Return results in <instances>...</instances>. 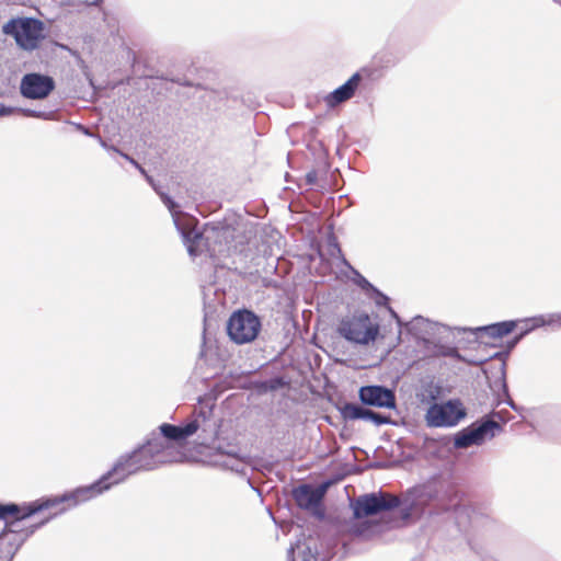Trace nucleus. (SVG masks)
Returning a JSON list of instances; mask_svg holds the SVG:
<instances>
[{
  "label": "nucleus",
  "instance_id": "6e6552de",
  "mask_svg": "<svg viewBox=\"0 0 561 561\" xmlns=\"http://www.w3.org/2000/svg\"><path fill=\"white\" fill-rule=\"evenodd\" d=\"M64 503L65 501L62 496H56L53 499H41L24 506H19L16 504H0V519H8L9 517L27 518L38 512L58 507Z\"/></svg>",
  "mask_w": 561,
  "mask_h": 561
},
{
  "label": "nucleus",
  "instance_id": "f03ea898",
  "mask_svg": "<svg viewBox=\"0 0 561 561\" xmlns=\"http://www.w3.org/2000/svg\"><path fill=\"white\" fill-rule=\"evenodd\" d=\"M379 324L376 319L365 312H356L343 318L339 325V333L347 341L357 344L374 342L379 335Z\"/></svg>",
  "mask_w": 561,
  "mask_h": 561
},
{
  "label": "nucleus",
  "instance_id": "6ab92c4d",
  "mask_svg": "<svg viewBox=\"0 0 561 561\" xmlns=\"http://www.w3.org/2000/svg\"><path fill=\"white\" fill-rule=\"evenodd\" d=\"M22 519L23 518H20V517H12V520L7 522L5 527L2 531V535L7 536L10 533H19L20 531V528H19L20 522Z\"/></svg>",
  "mask_w": 561,
  "mask_h": 561
},
{
  "label": "nucleus",
  "instance_id": "0eeeda50",
  "mask_svg": "<svg viewBox=\"0 0 561 561\" xmlns=\"http://www.w3.org/2000/svg\"><path fill=\"white\" fill-rule=\"evenodd\" d=\"M167 446L160 438L148 440L140 448L128 454L135 470H151L164 462L163 453Z\"/></svg>",
  "mask_w": 561,
  "mask_h": 561
},
{
  "label": "nucleus",
  "instance_id": "a878e982",
  "mask_svg": "<svg viewBox=\"0 0 561 561\" xmlns=\"http://www.w3.org/2000/svg\"><path fill=\"white\" fill-rule=\"evenodd\" d=\"M165 203L168 204V206H169V208H170L171 210L175 207L174 202H172L170 198H168Z\"/></svg>",
  "mask_w": 561,
  "mask_h": 561
},
{
  "label": "nucleus",
  "instance_id": "39448f33",
  "mask_svg": "<svg viewBox=\"0 0 561 561\" xmlns=\"http://www.w3.org/2000/svg\"><path fill=\"white\" fill-rule=\"evenodd\" d=\"M466 415L460 400H448L432 404L426 411L425 421L431 427H450L457 425Z\"/></svg>",
  "mask_w": 561,
  "mask_h": 561
},
{
  "label": "nucleus",
  "instance_id": "9b49d317",
  "mask_svg": "<svg viewBox=\"0 0 561 561\" xmlns=\"http://www.w3.org/2000/svg\"><path fill=\"white\" fill-rule=\"evenodd\" d=\"M365 73L368 76V71L366 69L355 72L344 84L324 98L325 104L329 107H335L341 103L351 100L355 95Z\"/></svg>",
  "mask_w": 561,
  "mask_h": 561
},
{
  "label": "nucleus",
  "instance_id": "bb28decb",
  "mask_svg": "<svg viewBox=\"0 0 561 561\" xmlns=\"http://www.w3.org/2000/svg\"><path fill=\"white\" fill-rule=\"evenodd\" d=\"M302 561H317V558L312 554H309L307 558H304Z\"/></svg>",
  "mask_w": 561,
  "mask_h": 561
},
{
  "label": "nucleus",
  "instance_id": "423d86ee",
  "mask_svg": "<svg viewBox=\"0 0 561 561\" xmlns=\"http://www.w3.org/2000/svg\"><path fill=\"white\" fill-rule=\"evenodd\" d=\"M400 504L396 495L389 493H371L359 496L354 505V516L356 518L368 517L383 511L398 507Z\"/></svg>",
  "mask_w": 561,
  "mask_h": 561
},
{
  "label": "nucleus",
  "instance_id": "b1692460",
  "mask_svg": "<svg viewBox=\"0 0 561 561\" xmlns=\"http://www.w3.org/2000/svg\"><path fill=\"white\" fill-rule=\"evenodd\" d=\"M550 323H556L557 325L561 327V314L554 316Z\"/></svg>",
  "mask_w": 561,
  "mask_h": 561
},
{
  "label": "nucleus",
  "instance_id": "a211bd4d",
  "mask_svg": "<svg viewBox=\"0 0 561 561\" xmlns=\"http://www.w3.org/2000/svg\"><path fill=\"white\" fill-rule=\"evenodd\" d=\"M327 250H328V254L331 257H342L343 262L346 263V260L343 257L342 250H341L337 241L335 240V238H332L328 241Z\"/></svg>",
  "mask_w": 561,
  "mask_h": 561
},
{
  "label": "nucleus",
  "instance_id": "ddd939ff",
  "mask_svg": "<svg viewBox=\"0 0 561 561\" xmlns=\"http://www.w3.org/2000/svg\"><path fill=\"white\" fill-rule=\"evenodd\" d=\"M293 496L299 507L313 510L320 506L324 496V490L321 488H313L309 484H302L294 490Z\"/></svg>",
  "mask_w": 561,
  "mask_h": 561
},
{
  "label": "nucleus",
  "instance_id": "412c9836",
  "mask_svg": "<svg viewBox=\"0 0 561 561\" xmlns=\"http://www.w3.org/2000/svg\"><path fill=\"white\" fill-rule=\"evenodd\" d=\"M370 420H373L376 424H383L387 422V417H385L378 413H375V412Z\"/></svg>",
  "mask_w": 561,
  "mask_h": 561
},
{
  "label": "nucleus",
  "instance_id": "1a4fd4ad",
  "mask_svg": "<svg viewBox=\"0 0 561 561\" xmlns=\"http://www.w3.org/2000/svg\"><path fill=\"white\" fill-rule=\"evenodd\" d=\"M496 430H500V424L492 420L472 424L456 436L455 446L457 448H467L471 445H480L486 438L494 437Z\"/></svg>",
  "mask_w": 561,
  "mask_h": 561
},
{
  "label": "nucleus",
  "instance_id": "5701e85b",
  "mask_svg": "<svg viewBox=\"0 0 561 561\" xmlns=\"http://www.w3.org/2000/svg\"><path fill=\"white\" fill-rule=\"evenodd\" d=\"M365 411L364 408H360V407H352V416L354 417V414H363V412Z\"/></svg>",
  "mask_w": 561,
  "mask_h": 561
},
{
  "label": "nucleus",
  "instance_id": "cd10ccee",
  "mask_svg": "<svg viewBox=\"0 0 561 561\" xmlns=\"http://www.w3.org/2000/svg\"><path fill=\"white\" fill-rule=\"evenodd\" d=\"M525 333H526V331L519 333V336L516 337V341H518Z\"/></svg>",
  "mask_w": 561,
  "mask_h": 561
},
{
  "label": "nucleus",
  "instance_id": "aec40b11",
  "mask_svg": "<svg viewBox=\"0 0 561 561\" xmlns=\"http://www.w3.org/2000/svg\"><path fill=\"white\" fill-rule=\"evenodd\" d=\"M318 173L316 170H312L306 174V181L309 185H317Z\"/></svg>",
  "mask_w": 561,
  "mask_h": 561
},
{
  "label": "nucleus",
  "instance_id": "9d476101",
  "mask_svg": "<svg viewBox=\"0 0 561 561\" xmlns=\"http://www.w3.org/2000/svg\"><path fill=\"white\" fill-rule=\"evenodd\" d=\"M54 89L53 78L35 72L25 75L20 85L22 95L31 100L45 99Z\"/></svg>",
  "mask_w": 561,
  "mask_h": 561
},
{
  "label": "nucleus",
  "instance_id": "c85d7f7f",
  "mask_svg": "<svg viewBox=\"0 0 561 561\" xmlns=\"http://www.w3.org/2000/svg\"><path fill=\"white\" fill-rule=\"evenodd\" d=\"M98 1H99V0H94V1H92V3H96Z\"/></svg>",
  "mask_w": 561,
  "mask_h": 561
},
{
  "label": "nucleus",
  "instance_id": "f8f14e48",
  "mask_svg": "<svg viewBox=\"0 0 561 561\" xmlns=\"http://www.w3.org/2000/svg\"><path fill=\"white\" fill-rule=\"evenodd\" d=\"M359 398L365 404L378 408H393L396 404L393 392L380 386L362 387Z\"/></svg>",
  "mask_w": 561,
  "mask_h": 561
},
{
  "label": "nucleus",
  "instance_id": "20e7f679",
  "mask_svg": "<svg viewBox=\"0 0 561 561\" xmlns=\"http://www.w3.org/2000/svg\"><path fill=\"white\" fill-rule=\"evenodd\" d=\"M262 329L260 318L251 310L241 309L232 312L227 322V333L237 344L253 342Z\"/></svg>",
  "mask_w": 561,
  "mask_h": 561
},
{
  "label": "nucleus",
  "instance_id": "7ed1b4c3",
  "mask_svg": "<svg viewBox=\"0 0 561 561\" xmlns=\"http://www.w3.org/2000/svg\"><path fill=\"white\" fill-rule=\"evenodd\" d=\"M45 25L41 20L34 18H16L8 21L2 31L11 35L16 44L25 50L36 49L44 38Z\"/></svg>",
  "mask_w": 561,
  "mask_h": 561
},
{
  "label": "nucleus",
  "instance_id": "393cba45",
  "mask_svg": "<svg viewBox=\"0 0 561 561\" xmlns=\"http://www.w3.org/2000/svg\"><path fill=\"white\" fill-rule=\"evenodd\" d=\"M359 285L363 287V288H366L368 286H370V284L368 283L367 279H365L364 277H362L360 282H359Z\"/></svg>",
  "mask_w": 561,
  "mask_h": 561
},
{
  "label": "nucleus",
  "instance_id": "2eb2a0df",
  "mask_svg": "<svg viewBox=\"0 0 561 561\" xmlns=\"http://www.w3.org/2000/svg\"><path fill=\"white\" fill-rule=\"evenodd\" d=\"M517 327L516 321H503L499 323H493L486 327H481L477 329L478 336L480 339L489 337L492 340L502 339L503 336L512 333Z\"/></svg>",
  "mask_w": 561,
  "mask_h": 561
},
{
  "label": "nucleus",
  "instance_id": "dca6fc26",
  "mask_svg": "<svg viewBox=\"0 0 561 561\" xmlns=\"http://www.w3.org/2000/svg\"><path fill=\"white\" fill-rule=\"evenodd\" d=\"M466 493L456 484H449L438 500V506L443 511L455 510L465 502Z\"/></svg>",
  "mask_w": 561,
  "mask_h": 561
},
{
  "label": "nucleus",
  "instance_id": "4be33fe9",
  "mask_svg": "<svg viewBox=\"0 0 561 561\" xmlns=\"http://www.w3.org/2000/svg\"><path fill=\"white\" fill-rule=\"evenodd\" d=\"M373 414H374V411L365 409L363 414H354V417H356V419H371Z\"/></svg>",
  "mask_w": 561,
  "mask_h": 561
},
{
  "label": "nucleus",
  "instance_id": "f257e3e1",
  "mask_svg": "<svg viewBox=\"0 0 561 561\" xmlns=\"http://www.w3.org/2000/svg\"><path fill=\"white\" fill-rule=\"evenodd\" d=\"M135 468L128 455L122 456L114 463L113 468L98 481L89 486L79 488L72 493L64 495V501L68 503V507L89 501L104 491L110 490L113 485L123 482L129 476L137 473Z\"/></svg>",
  "mask_w": 561,
  "mask_h": 561
},
{
  "label": "nucleus",
  "instance_id": "4468645a",
  "mask_svg": "<svg viewBox=\"0 0 561 561\" xmlns=\"http://www.w3.org/2000/svg\"><path fill=\"white\" fill-rule=\"evenodd\" d=\"M198 427H199L198 421L194 420V421L185 424L184 426H176V425H172L169 423H163L160 426V431H161L162 435L170 440L183 442L187 437L195 434L197 432Z\"/></svg>",
  "mask_w": 561,
  "mask_h": 561
},
{
  "label": "nucleus",
  "instance_id": "f3484780",
  "mask_svg": "<svg viewBox=\"0 0 561 561\" xmlns=\"http://www.w3.org/2000/svg\"><path fill=\"white\" fill-rule=\"evenodd\" d=\"M427 321L421 317L414 318L407 324V330L417 339H423L422 329L427 327Z\"/></svg>",
  "mask_w": 561,
  "mask_h": 561
}]
</instances>
